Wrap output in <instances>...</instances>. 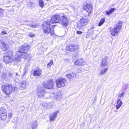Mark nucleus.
<instances>
[{"instance_id": "1", "label": "nucleus", "mask_w": 129, "mask_h": 129, "mask_svg": "<svg viewBox=\"0 0 129 129\" xmlns=\"http://www.w3.org/2000/svg\"><path fill=\"white\" fill-rule=\"evenodd\" d=\"M50 22L49 21L44 22L42 25V27L43 31L46 35H48L50 33L51 36L54 35V32L53 29H50Z\"/></svg>"}, {"instance_id": "2", "label": "nucleus", "mask_w": 129, "mask_h": 129, "mask_svg": "<svg viewBox=\"0 0 129 129\" xmlns=\"http://www.w3.org/2000/svg\"><path fill=\"white\" fill-rule=\"evenodd\" d=\"M29 55V54L26 52L17 51L16 52L15 56L13 59L15 63L20 62L21 58L26 59Z\"/></svg>"}, {"instance_id": "3", "label": "nucleus", "mask_w": 129, "mask_h": 129, "mask_svg": "<svg viewBox=\"0 0 129 129\" xmlns=\"http://www.w3.org/2000/svg\"><path fill=\"white\" fill-rule=\"evenodd\" d=\"M122 22L120 21H119L115 25L113 28H110L111 29L110 32L111 35L113 36L117 35V34L119 33L121 29L122 25Z\"/></svg>"}, {"instance_id": "4", "label": "nucleus", "mask_w": 129, "mask_h": 129, "mask_svg": "<svg viewBox=\"0 0 129 129\" xmlns=\"http://www.w3.org/2000/svg\"><path fill=\"white\" fill-rule=\"evenodd\" d=\"M17 87H13L11 84L3 85L2 86V90L3 92L7 95L11 93L12 91L16 89Z\"/></svg>"}, {"instance_id": "5", "label": "nucleus", "mask_w": 129, "mask_h": 129, "mask_svg": "<svg viewBox=\"0 0 129 129\" xmlns=\"http://www.w3.org/2000/svg\"><path fill=\"white\" fill-rule=\"evenodd\" d=\"M67 80L64 78H59L56 81L57 87L58 88L62 87L65 85Z\"/></svg>"}, {"instance_id": "6", "label": "nucleus", "mask_w": 129, "mask_h": 129, "mask_svg": "<svg viewBox=\"0 0 129 129\" xmlns=\"http://www.w3.org/2000/svg\"><path fill=\"white\" fill-rule=\"evenodd\" d=\"M69 23V20L66 15H63L61 16V18L60 23L64 27L66 28Z\"/></svg>"}, {"instance_id": "7", "label": "nucleus", "mask_w": 129, "mask_h": 129, "mask_svg": "<svg viewBox=\"0 0 129 129\" xmlns=\"http://www.w3.org/2000/svg\"><path fill=\"white\" fill-rule=\"evenodd\" d=\"M88 22V20L87 18L82 17L80 20V23L77 24V27L79 29H80L83 26L86 25Z\"/></svg>"}, {"instance_id": "8", "label": "nucleus", "mask_w": 129, "mask_h": 129, "mask_svg": "<svg viewBox=\"0 0 129 129\" xmlns=\"http://www.w3.org/2000/svg\"><path fill=\"white\" fill-rule=\"evenodd\" d=\"M61 16L58 15H53L51 18L50 22L52 23H59L60 21Z\"/></svg>"}, {"instance_id": "9", "label": "nucleus", "mask_w": 129, "mask_h": 129, "mask_svg": "<svg viewBox=\"0 0 129 129\" xmlns=\"http://www.w3.org/2000/svg\"><path fill=\"white\" fill-rule=\"evenodd\" d=\"M0 117L3 120H5L7 117L6 110L4 108L1 107L0 109Z\"/></svg>"}, {"instance_id": "10", "label": "nucleus", "mask_w": 129, "mask_h": 129, "mask_svg": "<svg viewBox=\"0 0 129 129\" xmlns=\"http://www.w3.org/2000/svg\"><path fill=\"white\" fill-rule=\"evenodd\" d=\"M78 46L76 45L71 44L69 46L66 48L67 50L73 52L76 51L78 50Z\"/></svg>"}, {"instance_id": "11", "label": "nucleus", "mask_w": 129, "mask_h": 129, "mask_svg": "<svg viewBox=\"0 0 129 129\" xmlns=\"http://www.w3.org/2000/svg\"><path fill=\"white\" fill-rule=\"evenodd\" d=\"M49 95L50 98L52 100H55V99H59V98H61V95L60 92H58L57 93L55 94L54 93H48Z\"/></svg>"}, {"instance_id": "12", "label": "nucleus", "mask_w": 129, "mask_h": 129, "mask_svg": "<svg viewBox=\"0 0 129 129\" xmlns=\"http://www.w3.org/2000/svg\"><path fill=\"white\" fill-rule=\"evenodd\" d=\"M83 8L88 12L89 14L91 13L92 10V5L89 4L84 5Z\"/></svg>"}, {"instance_id": "13", "label": "nucleus", "mask_w": 129, "mask_h": 129, "mask_svg": "<svg viewBox=\"0 0 129 129\" xmlns=\"http://www.w3.org/2000/svg\"><path fill=\"white\" fill-rule=\"evenodd\" d=\"M45 92V90L42 87L38 88L37 91V95L39 97H43L44 96Z\"/></svg>"}, {"instance_id": "14", "label": "nucleus", "mask_w": 129, "mask_h": 129, "mask_svg": "<svg viewBox=\"0 0 129 129\" xmlns=\"http://www.w3.org/2000/svg\"><path fill=\"white\" fill-rule=\"evenodd\" d=\"M53 84L52 80H50L46 84L45 83H43V86L44 87L47 89H51L52 88Z\"/></svg>"}, {"instance_id": "15", "label": "nucleus", "mask_w": 129, "mask_h": 129, "mask_svg": "<svg viewBox=\"0 0 129 129\" xmlns=\"http://www.w3.org/2000/svg\"><path fill=\"white\" fill-rule=\"evenodd\" d=\"M29 48V46L26 44H24L21 46V48L19 51L27 52V51L28 50Z\"/></svg>"}, {"instance_id": "16", "label": "nucleus", "mask_w": 129, "mask_h": 129, "mask_svg": "<svg viewBox=\"0 0 129 129\" xmlns=\"http://www.w3.org/2000/svg\"><path fill=\"white\" fill-rule=\"evenodd\" d=\"M84 63L83 59L81 58L75 61L74 62V64L76 66H82L84 65Z\"/></svg>"}, {"instance_id": "17", "label": "nucleus", "mask_w": 129, "mask_h": 129, "mask_svg": "<svg viewBox=\"0 0 129 129\" xmlns=\"http://www.w3.org/2000/svg\"><path fill=\"white\" fill-rule=\"evenodd\" d=\"M66 76L70 80L76 77V74L73 72H71L66 74Z\"/></svg>"}, {"instance_id": "18", "label": "nucleus", "mask_w": 129, "mask_h": 129, "mask_svg": "<svg viewBox=\"0 0 129 129\" xmlns=\"http://www.w3.org/2000/svg\"><path fill=\"white\" fill-rule=\"evenodd\" d=\"M4 60L6 64L10 63L13 60L11 57L7 56H5L4 57Z\"/></svg>"}, {"instance_id": "19", "label": "nucleus", "mask_w": 129, "mask_h": 129, "mask_svg": "<svg viewBox=\"0 0 129 129\" xmlns=\"http://www.w3.org/2000/svg\"><path fill=\"white\" fill-rule=\"evenodd\" d=\"M59 111H55L53 113L51 114L50 116V121H53L57 116V114L59 113Z\"/></svg>"}, {"instance_id": "20", "label": "nucleus", "mask_w": 129, "mask_h": 129, "mask_svg": "<svg viewBox=\"0 0 129 129\" xmlns=\"http://www.w3.org/2000/svg\"><path fill=\"white\" fill-rule=\"evenodd\" d=\"M24 24L28 25L31 27L34 28H36L38 26L37 24H36L34 23H33L32 24V23H29V21L26 20L24 21Z\"/></svg>"}, {"instance_id": "21", "label": "nucleus", "mask_w": 129, "mask_h": 129, "mask_svg": "<svg viewBox=\"0 0 129 129\" xmlns=\"http://www.w3.org/2000/svg\"><path fill=\"white\" fill-rule=\"evenodd\" d=\"M42 70L40 69L34 70L33 72V75L34 76H39L41 75Z\"/></svg>"}, {"instance_id": "22", "label": "nucleus", "mask_w": 129, "mask_h": 129, "mask_svg": "<svg viewBox=\"0 0 129 129\" xmlns=\"http://www.w3.org/2000/svg\"><path fill=\"white\" fill-rule=\"evenodd\" d=\"M117 100V101L116 106V109L118 110L122 104V102L121 101V99L120 98H118Z\"/></svg>"}, {"instance_id": "23", "label": "nucleus", "mask_w": 129, "mask_h": 129, "mask_svg": "<svg viewBox=\"0 0 129 129\" xmlns=\"http://www.w3.org/2000/svg\"><path fill=\"white\" fill-rule=\"evenodd\" d=\"M1 43L2 45V49L4 51H5L7 50L9 48L8 45H6L4 42L2 41L1 42Z\"/></svg>"}, {"instance_id": "24", "label": "nucleus", "mask_w": 129, "mask_h": 129, "mask_svg": "<svg viewBox=\"0 0 129 129\" xmlns=\"http://www.w3.org/2000/svg\"><path fill=\"white\" fill-rule=\"evenodd\" d=\"M108 58V57L105 56L103 58L102 60V66L103 67H105L107 64V60Z\"/></svg>"}, {"instance_id": "25", "label": "nucleus", "mask_w": 129, "mask_h": 129, "mask_svg": "<svg viewBox=\"0 0 129 129\" xmlns=\"http://www.w3.org/2000/svg\"><path fill=\"white\" fill-rule=\"evenodd\" d=\"M116 10V9L115 8H111L108 11H106V14L108 15H111Z\"/></svg>"}, {"instance_id": "26", "label": "nucleus", "mask_w": 129, "mask_h": 129, "mask_svg": "<svg viewBox=\"0 0 129 129\" xmlns=\"http://www.w3.org/2000/svg\"><path fill=\"white\" fill-rule=\"evenodd\" d=\"M26 81H22L20 86V88L21 89H23L26 88Z\"/></svg>"}, {"instance_id": "27", "label": "nucleus", "mask_w": 129, "mask_h": 129, "mask_svg": "<svg viewBox=\"0 0 129 129\" xmlns=\"http://www.w3.org/2000/svg\"><path fill=\"white\" fill-rule=\"evenodd\" d=\"M39 5L41 8H43L45 6L43 0H38Z\"/></svg>"}, {"instance_id": "28", "label": "nucleus", "mask_w": 129, "mask_h": 129, "mask_svg": "<svg viewBox=\"0 0 129 129\" xmlns=\"http://www.w3.org/2000/svg\"><path fill=\"white\" fill-rule=\"evenodd\" d=\"M108 68H107L101 70L100 72V73L99 74V75H103L104 73H105L107 72L108 70Z\"/></svg>"}, {"instance_id": "29", "label": "nucleus", "mask_w": 129, "mask_h": 129, "mask_svg": "<svg viewBox=\"0 0 129 129\" xmlns=\"http://www.w3.org/2000/svg\"><path fill=\"white\" fill-rule=\"evenodd\" d=\"M27 6L29 8H32L34 6V4L31 2H28L27 3Z\"/></svg>"}, {"instance_id": "30", "label": "nucleus", "mask_w": 129, "mask_h": 129, "mask_svg": "<svg viewBox=\"0 0 129 129\" xmlns=\"http://www.w3.org/2000/svg\"><path fill=\"white\" fill-rule=\"evenodd\" d=\"M37 125V122L36 121H35L32 124L31 126L32 129H36Z\"/></svg>"}, {"instance_id": "31", "label": "nucleus", "mask_w": 129, "mask_h": 129, "mask_svg": "<svg viewBox=\"0 0 129 129\" xmlns=\"http://www.w3.org/2000/svg\"><path fill=\"white\" fill-rule=\"evenodd\" d=\"M6 56H9L11 57L13 56V52L12 51H9L6 52Z\"/></svg>"}, {"instance_id": "32", "label": "nucleus", "mask_w": 129, "mask_h": 129, "mask_svg": "<svg viewBox=\"0 0 129 129\" xmlns=\"http://www.w3.org/2000/svg\"><path fill=\"white\" fill-rule=\"evenodd\" d=\"M105 22V19H102L101 20L100 22L98 24V26H101Z\"/></svg>"}, {"instance_id": "33", "label": "nucleus", "mask_w": 129, "mask_h": 129, "mask_svg": "<svg viewBox=\"0 0 129 129\" xmlns=\"http://www.w3.org/2000/svg\"><path fill=\"white\" fill-rule=\"evenodd\" d=\"M14 76V74L13 72H12L10 73H9L8 74V76L11 78H12Z\"/></svg>"}, {"instance_id": "34", "label": "nucleus", "mask_w": 129, "mask_h": 129, "mask_svg": "<svg viewBox=\"0 0 129 129\" xmlns=\"http://www.w3.org/2000/svg\"><path fill=\"white\" fill-rule=\"evenodd\" d=\"M7 75L5 73H4L3 74L2 76V78L3 79H7Z\"/></svg>"}, {"instance_id": "35", "label": "nucleus", "mask_w": 129, "mask_h": 129, "mask_svg": "<svg viewBox=\"0 0 129 129\" xmlns=\"http://www.w3.org/2000/svg\"><path fill=\"white\" fill-rule=\"evenodd\" d=\"M8 117L9 119H10L12 117V114L11 112H8Z\"/></svg>"}, {"instance_id": "36", "label": "nucleus", "mask_w": 129, "mask_h": 129, "mask_svg": "<svg viewBox=\"0 0 129 129\" xmlns=\"http://www.w3.org/2000/svg\"><path fill=\"white\" fill-rule=\"evenodd\" d=\"M124 93L123 92H122L121 93L119 94L118 95V98H120L123 97L124 96Z\"/></svg>"}, {"instance_id": "37", "label": "nucleus", "mask_w": 129, "mask_h": 129, "mask_svg": "<svg viewBox=\"0 0 129 129\" xmlns=\"http://www.w3.org/2000/svg\"><path fill=\"white\" fill-rule=\"evenodd\" d=\"M53 64V62L52 60H51L50 63H49L47 65V67L48 68L50 67V66L52 65Z\"/></svg>"}, {"instance_id": "38", "label": "nucleus", "mask_w": 129, "mask_h": 129, "mask_svg": "<svg viewBox=\"0 0 129 129\" xmlns=\"http://www.w3.org/2000/svg\"><path fill=\"white\" fill-rule=\"evenodd\" d=\"M4 12L3 10L0 8V15H2Z\"/></svg>"}, {"instance_id": "39", "label": "nucleus", "mask_w": 129, "mask_h": 129, "mask_svg": "<svg viewBox=\"0 0 129 129\" xmlns=\"http://www.w3.org/2000/svg\"><path fill=\"white\" fill-rule=\"evenodd\" d=\"M29 36L31 37H33L34 36V35L33 33H31L29 34Z\"/></svg>"}, {"instance_id": "40", "label": "nucleus", "mask_w": 129, "mask_h": 129, "mask_svg": "<svg viewBox=\"0 0 129 129\" xmlns=\"http://www.w3.org/2000/svg\"><path fill=\"white\" fill-rule=\"evenodd\" d=\"M82 32H81V31H77V33L79 35H80L82 33Z\"/></svg>"}, {"instance_id": "41", "label": "nucleus", "mask_w": 129, "mask_h": 129, "mask_svg": "<svg viewBox=\"0 0 129 129\" xmlns=\"http://www.w3.org/2000/svg\"><path fill=\"white\" fill-rule=\"evenodd\" d=\"M2 34H7L6 31H2L1 33Z\"/></svg>"}, {"instance_id": "42", "label": "nucleus", "mask_w": 129, "mask_h": 129, "mask_svg": "<svg viewBox=\"0 0 129 129\" xmlns=\"http://www.w3.org/2000/svg\"><path fill=\"white\" fill-rule=\"evenodd\" d=\"M14 76L15 75V76H17V75H18L17 74V73H15V72H14Z\"/></svg>"}, {"instance_id": "43", "label": "nucleus", "mask_w": 129, "mask_h": 129, "mask_svg": "<svg viewBox=\"0 0 129 129\" xmlns=\"http://www.w3.org/2000/svg\"><path fill=\"white\" fill-rule=\"evenodd\" d=\"M55 26V25H52V27L53 28Z\"/></svg>"}, {"instance_id": "44", "label": "nucleus", "mask_w": 129, "mask_h": 129, "mask_svg": "<svg viewBox=\"0 0 129 129\" xmlns=\"http://www.w3.org/2000/svg\"><path fill=\"white\" fill-rule=\"evenodd\" d=\"M2 68L1 66L0 65V69Z\"/></svg>"}, {"instance_id": "45", "label": "nucleus", "mask_w": 129, "mask_h": 129, "mask_svg": "<svg viewBox=\"0 0 129 129\" xmlns=\"http://www.w3.org/2000/svg\"><path fill=\"white\" fill-rule=\"evenodd\" d=\"M115 112H117V111H116V110H115Z\"/></svg>"}, {"instance_id": "46", "label": "nucleus", "mask_w": 129, "mask_h": 129, "mask_svg": "<svg viewBox=\"0 0 129 129\" xmlns=\"http://www.w3.org/2000/svg\"><path fill=\"white\" fill-rule=\"evenodd\" d=\"M47 1H48L49 0H46Z\"/></svg>"}, {"instance_id": "47", "label": "nucleus", "mask_w": 129, "mask_h": 129, "mask_svg": "<svg viewBox=\"0 0 129 129\" xmlns=\"http://www.w3.org/2000/svg\"><path fill=\"white\" fill-rule=\"evenodd\" d=\"M93 28V27H92V28H91V29Z\"/></svg>"}]
</instances>
